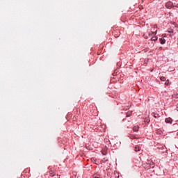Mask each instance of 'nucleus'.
Segmentation results:
<instances>
[{
	"mask_svg": "<svg viewBox=\"0 0 178 178\" xmlns=\"http://www.w3.org/2000/svg\"><path fill=\"white\" fill-rule=\"evenodd\" d=\"M165 7L168 9H172V8H173V3H172V1H168L165 3Z\"/></svg>",
	"mask_w": 178,
	"mask_h": 178,
	"instance_id": "obj_1",
	"label": "nucleus"
},
{
	"mask_svg": "<svg viewBox=\"0 0 178 178\" xmlns=\"http://www.w3.org/2000/svg\"><path fill=\"white\" fill-rule=\"evenodd\" d=\"M172 122H173V120H172L170 118L165 119V123H172Z\"/></svg>",
	"mask_w": 178,
	"mask_h": 178,
	"instance_id": "obj_2",
	"label": "nucleus"
},
{
	"mask_svg": "<svg viewBox=\"0 0 178 178\" xmlns=\"http://www.w3.org/2000/svg\"><path fill=\"white\" fill-rule=\"evenodd\" d=\"M148 35L149 37H151V35H156V31L155 32H149Z\"/></svg>",
	"mask_w": 178,
	"mask_h": 178,
	"instance_id": "obj_3",
	"label": "nucleus"
},
{
	"mask_svg": "<svg viewBox=\"0 0 178 178\" xmlns=\"http://www.w3.org/2000/svg\"><path fill=\"white\" fill-rule=\"evenodd\" d=\"M138 129H140L138 126H135L133 127L134 131H138Z\"/></svg>",
	"mask_w": 178,
	"mask_h": 178,
	"instance_id": "obj_4",
	"label": "nucleus"
},
{
	"mask_svg": "<svg viewBox=\"0 0 178 178\" xmlns=\"http://www.w3.org/2000/svg\"><path fill=\"white\" fill-rule=\"evenodd\" d=\"M159 41H160L161 44H165V42H166V40L163 38H160Z\"/></svg>",
	"mask_w": 178,
	"mask_h": 178,
	"instance_id": "obj_5",
	"label": "nucleus"
},
{
	"mask_svg": "<svg viewBox=\"0 0 178 178\" xmlns=\"http://www.w3.org/2000/svg\"><path fill=\"white\" fill-rule=\"evenodd\" d=\"M140 146L136 145V146L135 147V151H136V152H138V151H140Z\"/></svg>",
	"mask_w": 178,
	"mask_h": 178,
	"instance_id": "obj_6",
	"label": "nucleus"
},
{
	"mask_svg": "<svg viewBox=\"0 0 178 178\" xmlns=\"http://www.w3.org/2000/svg\"><path fill=\"white\" fill-rule=\"evenodd\" d=\"M133 113V112L131 111H128L127 113V118H129V116H131V114Z\"/></svg>",
	"mask_w": 178,
	"mask_h": 178,
	"instance_id": "obj_7",
	"label": "nucleus"
},
{
	"mask_svg": "<svg viewBox=\"0 0 178 178\" xmlns=\"http://www.w3.org/2000/svg\"><path fill=\"white\" fill-rule=\"evenodd\" d=\"M157 40H158V37H156V36H153L152 38V41H156Z\"/></svg>",
	"mask_w": 178,
	"mask_h": 178,
	"instance_id": "obj_8",
	"label": "nucleus"
},
{
	"mask_svg": "<svg viewBox=\"0 0 178 178\" xmlns=\"http://www.w3.org/2000/svg\"><path fill=\"white\" fill-rule=\"evenodd\" d=\"M160 80H161V81H166V78H165V76H161V77L160 78Z\"/></svg>",
	"mask_w": 178,
	"mask_h": 178,
	"instance_id": "obj_9",
	"label": "nucleus"
},
{
	"mask_svg": "<svg viewBox=\"0 0 178 178\" xmlns=\"http://www.w3.org/2000/svg\"><path fill=\"white\" fill-rule=\"evenodd\" d=\"M99 177H101V175H93V178H99Z\"/></svg>",
	"mask_w": 178,
	"mask_h": 178,
	"instance_id": "obj_10",
	"label": "nucleus"
},
{
	"mask_svg": "<svg viewBox=\"0 0 178 178\" xmlns=\"http://www.w3.org/2000/svg\"><path fill=\"white\" fill-rule=\"evenodd\" d=\"M165 86H169V80H167L166 81H165Z\"/></svg>",
	"mask_w": 178,
	"mask_h": 178,
	"instance_id": "obj_11",
	"label": "nucleus"
},
{
	"mask_svg": "<svg viewBox=\"0 0 178 178\" xmlns=\"http://www.w3.org/2000/svg\"><path fill=\"white\" fill-rule=\"evenodd\" d=\"M49 173H50V175H54V171L50 170V171H49Z\"/></svg>",
	"mask_w": 178,
	"mask_h": 178,
	"instance_id": "obj_12",
	"label": "nucleus"
},
{
	"mask_svg": "<svg viewBox=\"0 0 178 178\" xmlns=\"http://www.w3.org/2000/svg\"><path fill=\"white\" fill-rule=\"evenodd\" d=\"M144 37H145V38H148V36H147V33L144 34Z\"/></svg>",
	"mask_w": 178,
	"mask_h": 178,
	"instance_id": "obj_13",
	"label": "nucleus"
},
{
	"mask_svg": "<svg viewBox=\"0 0 178 178\" xmlns=\"http://www.w3.org/2000/svg\"><path fill=\"white\" fill-rule=\"evenodd\" d=\"M154 27H156V25H155Z\"/></svg>",
	"mask_w": 178,
	"mask_h": 178,
	"instance_id": "obj_14",
	"label": "nucleus"
}]
</instances>
